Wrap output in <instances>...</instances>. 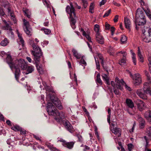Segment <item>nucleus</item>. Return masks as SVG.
I'll list each match as a JSON object with an SVG mask.
<instances>
[{
	"label": "nucleus",
	"instance_id": "nucleus-1",
	"mask_svg": "<svg viewBox=\"0 0 151 151\" xmlns=\"http://www.w3.org/2000/svg\"><path fill=\"white\" fill-rule=\"evenodd\" d=\"M32 46L33 50L32 51V54L34 56V59L36 63V67L37 69L40 74H42L44 73V70L42 67L37 64V62L40 60V58L42 56V54L41 49L37 45L32 41Z\"/></svg>",
	"mask_w": 151,
	"mask_h": 151
},
{
	"label": "nucleus",
	"instance_id": "nucleus-2",
	"mask_svg": "<svg viewBox=\"0 0 151 151\" xmlns=\"http://www.w3.org/2000/svg\"><path fill=\"white\" fill-rule=\"evenodd\" d=\"M46 110L49 115L54 116L57 122H62V120L65 118L64 113L62 111L59 112L51 103L48 102L47 103Z\"/></svg>",
	"mask_w": 151,
	"mask_h": 151
},
{
	"label": "nucleus",
	"instance_id": "nucleus-3",
	"mask_svg": "<svg viewBox=\"0 0 151 151\" xmlns=\"http://www.w3.org/2000/svg\"><path fill=\"white\" fill-rule=\"evenodd\" d=\"M70 6L68 5L66 8V11L69 14L70 18V23L72 28L74 29L76 28L75 24L76 23L75 20L74 19L73 17H76V14L75 12V9L71 3H70Z\"/></svg>",
	"mask_w": 151,
	"mask_h": 151
},
{
	"label": "nucleus",
	"instance_id": "nucleus-4",
	"mask_svg": "<svg viewBox=\"0 0 151 151\" xmlns=\"http://www.w3.org/2000/svg\"><path fill=\"white\" fill-rule=\"evenodd\" d=\"M6 62L9 65L11 69L14 71L15 70V76L16 80L17 81L20 74V70L18 67L14 65V62L13 61L11 56L8 55L6 59Z\"/></svg>",
	"mask_w": 151,
	"mask_h": 151
},
{
	"label": "nucleus",
	"instance_id": "nucleus-5",
	"mask_svg": "<svg viewBox=\"0 0 151 151\" xmlns=\"http://www.w3.org/2000/svg\"><path fill=\"white\" fill-rule=\"evenodd\" d=\"M142 32L144 36L143 37L144 41L147 43L151 42V28L148 25H145Z\"/></svg>",
	"mask_w": 151,
	"mask_h": 151
},
{
	"label": "nucleus",
	"instance_id": "nucleus-6",
	"mask_svg": "<svg viewBox=\"0 0 151 151\" xmlns=\"http://www.w3.org/2000/svg\"><path fill=\"white\" fill-rule=\"evenodd\" d=\"M147 77L148 81L144 84L143 89L145 93H149V95L151 96V90L150 88L151 86V78L148 76Z\"/></svg>",
	"mask_w": 151,
	"mask_h": 151
},
{
	"label": "nucleus",
	"instance_id": "nucleus-7",
	"mask_svg": "<svg viewBox=\"0 0 151 151\" xmlns=\"http://www.w3.org/2000/svg\"><path fill=\"white\" fill-rule=\"evenodd\" d=\"M14 65L18 67L19 69L20 68L22 69H24L27 68V65L24 60L20 59L16 60L14 61Z\"/></svg>",
	"mask_w": 151,
	"mask_h": 151
},
{
	"label": "nucleus",
	"instance_id": "nucleus-8",
	"mask_svg": "<svg viewBox=\"0 0 151 151\" xmlns=\"http://www.w3.org/2000/svg\"><path fill=\"white\" fill-rule=\"evenodd\" d=\"M5 26H3L2 28L4 30H7L8 34L10 36H12L14 35V33L12 32V29L11 27L9 26V24L5 20H3Z\"/></svg>",
	"mask_w": 151,
	"mask_h": 151
},
{
	"label": "nucleus",
	"instance_id": "nucleus-9",
	"mask_svg": "<svg viewBox=\"0 0 151 151\" xmlns=\"http://www.w3.org/2000/svg\"><path fill=\"white\" fill-rule=\"evenodd\" d=\"M115 82L116 86V87L119 88V90H122L123 89V86L125 84V83L123 80L119 79L118 78L116 77L115 79Z\"/></svg>",
	"mask_w": 151,
	"mask_h": 151
},
{
	"label": "nucleus",
	"instance_id": "nucleus-10",
	"mask_svg": "<svg viewBox=\"0 0 151 151\" xmlns=\"http://www.w3.org/2000/svg\"><path fill=\"white\" fill-rule=\"evenodd\" d=\"M134 102L137 105L139 111H142L144 109L145 107V104L140 99H136Z\"/></svg>",
	"mask_w": 151,
	"mask_h": 151
},
{
	"label": "nucleus",
	"instance_id": "nucleus-11",
	"mask_svg": "<svg viewBox=\"0 0 151 151\" xmlns=\"http://www.w3.org/2000/svg\"><path fill=\"white\" fill-rule=\"evenodd\" d=\"M133 78V83L136 85H139L142 83L141 78L139 73L135 74Z\"/></svg>",
	"mask_w": 151,
	"mask_h": 151
},
{
	"label": "nucleus",
	"instance_id": "nucleus-12",
	"mask_svg": "<svg viewBox=\"0 0 151 151\" xmlns=\"http://www.w3.org/2000/svg\"><path fill=\"white\" fill-rule=\"evenodd\" d=\"M135 22L136 26L143 25L146 22V19L145 17L136 18L135 20Z\"/></svg>",
	"mask_w": 151,
	"mask_h": 151
},
{
	"label": "nucleus",
	"instance_id": "nucleus-13",
	"mask_svg": "<svg viewBox=\"0 0 151 151\" xmlns=\"http://www.w3.org/2000/svg\"><path fill=\"white\" fill-rule=\"evenodd\" d=\"M51 100L52 101L53 104L59 109L60 110L63 109V106L61 105V102L56 99L54 100L53 98L50 97Z\"/></svg>",
	"mask_w": 151,
	"mask_h": 151
},
{
	"label": "nucleus",
	"instance_id": "nucleus-14",
	"mask_svg": "<svg viewBox=\"0 0 151 151\" xmlns=\"http://www.w3.org/2000/svg\"><path fill=\"white\" fill-rule=\"evenodd\" d=\"M144 93H143L142 90L141 89H139L137 91V95L140 98L144 99H147V97L146 94H149V93H145L143 91Z\"/></svg>",
	"mask_w": 151,
	"mask_h": 151
},
{
	"label": "nucleus",
	"instance_id": "nucleus-15",
	"mask_svg": "<svg viewBox=\"0 0 151 151\" xmlns=\"http://www.w3.org/2000/svg\"><path fill=\"white\" fill-rule=\"evenodd\" d=\"M139 17H145L144 10L139 8L137 9L136 13V18Z\"/></svg>",
	"mask_w": 151,
	"mask_h": 151
},
{
	"label": "nucleus",
	"instance_id": "nucleus-16",
	"mask_svg": "<svg viewBox=\"0 0 151 151\" xmlns=\"http://www.w3.org/2000/svg\"><path fill=\"white\" fill-rule=\"evenodd\" d=\"M96 39L97 41L99 44H103L104 42V39L103 37L100 34H99L96 35Z\"/></svg>",
	"mask_w": 151,
	"mask_h": 151
},
{
	"label": "nucleus",
	"instance_id": "nucleus-17",
	"mask_svg": "<svg viewBox=\"0 0 151 151\" xmlns=\"http://www.w3.org/2000/svg\"><path fill=\"white\" fill-rule=\"evenodd\" d=\"M65 128L70 132H72L74 130L73 126L70 123H63Z\"/></svg>",
	"mask_w": 151,
	"mask_h": 151
},
{
	"label": "nucleus",
	"instance_id": "nucleus-18",
	"mask_svg": "<svg viewBox=\"0 0 151 151\" xmlns=\"http://www.w3.org/2000/svg\"><path fill=\"white\" fill-rule=\"evenodd\" d=\"M72 51L73 52V55L77 59H81L82 56L79 53H78L77 50L74 48L72 50Z\"/></svg>",
	"mask_w": 151,
	"mask_h": 151
},
{
	"label": "nucleus",
	"instance_id": "nucleus-19",
	"mask_svg": "<svg viewBox=\"0 0 151 151\" xmlns=\"http://www.w3.org/2000/svg\"><path fill=\"white\" fill-rule=\"evenodd\" d=\"M124 22L126 28L128 30H130L131 23L129 19L127 17H125Z\"/></svg>",
	"mask_w": 151,
	"mask_h": 151
},
{
	"label": "nucleus",
	"instance_id": "nucleus-20",
	"mask_svg": "<svg viewBox=\"0 0 151 151\" xmlns=\"http://www.w3.org/2000/svg\"><path fill=\"white\" fill-rule=\"evenodd\" d=\"M126 103L127 106L129 108L132 109L134 106L133 102L130 99H127L126 100Z\"/></svg>",
	"mask_w": 151,
	"mask_h": 151
},
{
	"label": "nucleus",
	"instance_id": "nucleus-21",
	"mask_svg": "<svg viewBox=\"0 0 151 151\" xmlns=\"http://www.w3.org/2000/svg\"><path fill=\"white\" fill-rule=\"evenodd\" d=\"M2 6L6 9V11L8 12V13L12 11L11 9V7L9 5V4L8 1H5L2 4Z\"/></svg>",
	"mask_w": 151,
	"mask_h": 151
},
{
	"label": "nucleus",
	"instance_id": "nucleus-22",
	"mask_svg": "<svg viewBox=\"0 0 151 151\" xmlns=\"http://www.w3.org/2000/svg\"><path fill=\"white\" fill-rule=\"evenodd\" d=\"M63 146L69 149H71L73 147L75 142H66L65 143H64Z\"/></svg>",
	"mask_w": 151,
	"mask_h": 151
},
{
	"label": "nucleus",
	"instance_id": "nucleus-23",
	"mask_svg": "<svg viewBox=\"0 0 151 151\" xmlns=\"http://www.w3.org/2000/svg\"><path fill=\"white\" fill-rule=\"evenodd\" d=\"M108 73H107V74H103L101 75V76L102 77L103 80L106 82V83L108 85H110V82L109 81V78L108 76Z\"/></svg>",
	"mask_w": 151,
	"mask_h": 151
},
{
	"label": "nucleus",
	"instance_id": "nucleus-24",
	"mask_svg": "<svg viewBox=\"0 0 151 151\" xmlns=\"http://www.w3.org/2000/svg\"><path fill=\"white\" fill-rule=\"evenodd\" d=\"M145 134L147 138L151 140V127H149L147 128L145 132Z\"/></svg>",
	"mask_w": 151,
	"mask_h": 151
},
{
	"label": "nucleus",
	"instance_id": "nucleus-25",
	"mask_svg": "<svg viewBox=\"0 0 151 151\" xmlns=\"http://www.w3.org/2000/svg\"><path fill=\"white\" fill-rule=\"evenodd\" d=\"M145 116L149 122H151V111H147L145 114Z\"/></svg>",
	"mask_w": 151,
	"mask_h": 151
},
{
	"label": "nucleus",
	"instance_id": "nucleus-26",
	"mask_svg": "<svg viewBox=\"0 0 151 151\" xmlns=\"http://www.w3.org/2000/svg\"><path fill=\"white\" fill-rule=\"evenodd\" d=\"M112 132L116 134H118V136L119 137L121 135V131L120 129L119 128H115V129H112L111 130Z\"/></svg>",
	"mask_w": 151,
	"mask_h": 151
},
{
	"label": "nucleus",
	"instance_id": "nucleus-27",
	"mask_svg": "<svg viewBox=\"0 0 151 151\" xmlns=\"http://www.w3.org/2000/svg\"><path fill=\"white\" fill-rule=\"evenodd\" d=\"M137 55L139 58V61L143 63L144 62L143 57L140 48L139 47L138 48Z\"/></svg>",
	"mask_w": 151,
	"mask_h": 151
},
{
	"label": "nucleus",
	"instance_id": "nucleus-28",
	"mask_svg": "<svg viewBox=\"0 0 151 151\" xmlns=\"http://www.w3.org/2000/svg\"><path fill=\"white\" fill-rule=\"evenodd\" d=\"M17 35L18 37V41L19 42H20V43L21 44L22 46H23L24 45V41L22 37V35L20 34L19 32H17Z\"/></svg>",
	"mask_w": 151,
	"mask_h": 151
},
{
	"label": "nucleus",
	"instance_id": "nucleus-29",
	"mask_svg": "<svg viewBox=\"0 0 151 151\" xmlns=\"http://www.w3.org/2000/svg\"><path fill=\"white\" fill-rule=\"evenodd\" d=\"M24 31L27 35H29V36L31 35L32 33V29L30 27L24 28Z\"/></svg>",
	"mask_w": 151,
	"mask_h": 151
},
{
	"label": "nucleus",
	"instance_id": "nucleus-30",
	"mask_svg": "<svg viewBox=\"0 0 151 151\" xmlns=\"http://www.w3.org/2000/svg\"><path fill=\"white\" fill-rule=\"evenodd\" d=\"M21 128L17 125H13L11 127V129L15 132H19L21 130Z\"/></svg>",
	"mask_w": 151,
	"mask_h": 151
},
{
	"label": "nucleus",
	"instance_id": "nucleus-31",
	"mask_svg": "<svg viewBox=\"0 0 151 151\" xmlns=\"http://www.w3.org/2000/svg\"><path fill=\"white\" fill-rule=\"evenodd\" d=\"M8 14L10 15L11 19L14 21V23H16V18L14 14V12L12 11L9 12Z\"/></svg>",
	"mask_w": 151,
	"mask_h": 151
},
{
	"label": "nucleus",
	"instance_id": "nucleus-32",
	"mask_svg": "<svg viewBox=\"0 0 151 151\" xmlns=\"http://www.w3.org/2000/svg\"><path fill=\"white\" fill-rule=\"evenodd\" d=\"M83 35L85 36L87 39L89 41V42H90L92 44H93V43L91 40V37L89 36V35L87 34L86 32L83 30Z\"/></svg>",
	"mask_w": 151,
	"mask_h": 151
},
{
	"label": "nucleus",
	"instance_id": "nucleus-33",
	"mask_svg": "<svg viewBox=\"0 0 151 151\" xmlns=\"http://www.w3.org/2000/svg\"><path fill=\"white\" fill-rule=\"evenodd\" d=\"M9 43V41L7 39L5 38L4 39L1 41V45L3 46H6Z\"/></svg>",
	"mask_w": 151,
	"mask_h": 151
},
{
	"label": "nucleus",
	"instance_id": "nucleus-34",
	"mask_svg": "<svg viewBox=\"0 0 151 151\" xmlns=\"http://www.w3.org/2000/svg\"><path fill=\"white\" fill-rule=\"evenodd\" d=\"M131 53L132 54V58L133 63L134 65H136V55L132 50H131Z\"/></svg>",
	"mask_w": 151,
	"mask_h": 151
},
{
	"label": "nucleus",
	"instance_id": "nucleus-35",
	"mask_svg": "<svg viewBox=\"0 0 151 151\" xmlns=\"http://www.w3.org/2000/svg\"><path fill=\"white\" fill-rule=\"evenodd\" d=\"M143 10L145 12L147 16L151 20V12L150 9L148 8H147L146 9Z\"/></svg>",
	"mask_w": 151,
	"mask_h": 151
},
{
	"label": "nucleus",
	"instance_id": "nucleus-36",
	"mask_svg": "<svg viewBox=\"0 0 151 151\" xmlns=\"http://www.w3.org/2000/svg\"><path fill=\"white\" fill-rule=\"evenodd\" d=\"M34 70V67L32 66H28L27 69V73L26 74L31 73Z\"/></svg>",
	"mask_w": 151,
	"mask_h": 151
},
{
	"label": "nucleus",
	"instance_id": "nucleus-37",
	"mask_svg": "<svg viewBox=\"0 0 151 151\" xmlns=\"http://www.w3.org/2000/svg\"><path fill=\"white\" fill-rule=\"evenodd\" d=\"M23 21L24 23V25L23 26V28L29 27V22L27 21L26 20L24 19H23Z\"/></svg>",
	"mask_w": 151,
	"mask_h": 151
},
{
	"label": "nucleus",
	"instance_id": "nucleus-38",
	"mask_svg": "<svg viewBox=\"0 0 151 151\" xmlns=\"http://www.w3.org/2000/svg\"><path fill=\"white\" fill-rule=\"evenodd\" d=\"M94 29L95 32H96V34H99L100 33L99 32V25L96 24L94 25Z\"/></svg>",
	"mask_w": 151,
	"mask_h": 151
},
{
	"label": "nucleus",
	"instance_id": "nucleus-39",
	"mask_svg": "<svg viewBox=\"0 0 151 151\" xmlns=\"http://www.w3.org/2000/svg\"><path fill=\"white\" fill-rule=\"evenodd\" d=\"M96 81L97 83H99L100 85L102 84V82L100 78V75L99 73L97 75Z\"/></svg>",
	"mask_w": 151,
	"mask_h": 151
},
{
	"label": "nucleus",
	"instance_id": "nucleus-40",
	"mask_svg": "<svg viewBox=\"0 0 151 151\" xmlns=\"http://www.w3.org/2000/svg\"><path fill=\"white\" fill-rule=\"evenodd\" d=\"M94 7V5L93 3H91L90 4L89 7V12L92 14L93 13V9Z\"/></svg>",
	"mask_w": 151,
	"mask_h": 151
},
{
	"label": "nucleus",
	"instance_id": "nucleus-41",
	"mask_svg": "<svg viewBox=\"0 0 151 151\" xmlns=\"http://www.w3.org/2000/svg\"><path fill=\"white\" fill-rule=\"evenodd\" d=\"M41 30L42 31H44V33L46 35H48L50 34L51 32V31L50 29H45L44 28H41Z\"/></svg>",
	"mask_w": 151,
	"mask_h": 151
},
{
	"label": "nucleus",
	"instance_id": "nucleus-42",
	"mask_svg": "<svg viewBox=\"0 0 151 151\" xmlns=\"http://www.w3.org/2000/svg\"><path fill=\"white\" fill-rule=\"evenodd\" d=\"M94 131H95V134L97 138L98 139H99V136L98 134V129L97 128L96 126L95 125H94Z\"/></svg>",
	"mask_w": 151,
	"mask_h": 151
},
{
	"label": "nucleus",
	"instance_id": "nucleus-43",
	"mask_svg": "<svg viewBox=\"0 0 151 151\" xmlns=\"http://www.w3.org/2000/svg\"><path fill=\"white\" fill-rule=\"evenodd\" d=\"M119 88L117 87H115L114 88V92L116 95H119L121 93L120 91H119Z\"/></svg>",
	"mask_w": 151,
	"mask_h": 151
},
{
	"label": "nucleus",
	"instance_id": "nucleus-44",
	"mask_svg": "<svg viewBox=\"0 0 151 151\" xmlns=\"http://www.w3.org/2000/svg\"><path fill=\"white\" fill-rule=\"evenodd\" d=\"M83 5L84 8H86L88 4L87 0H82Z\"/></svg>",
	"mask_w": 151,
	"mask_h": 151
},
{
	"label": "nucleus",
	"instance_id": "nucleus-45",
	"mask_svg": "<svg viewBox=\"0 0 151 151\" xmlns=\"http://www.w3.org/2000/svg\"><path fill=\"white\" fill-rule=\"evenodd\" d=\"M108 113L109 115L107 116V120L108 123H110V118L111 116V110L109 109L108 110Z\"/></svg>",
	"mask_w": 151,
	"mask_h": 151
},
{
	"label": "nucleus",
	"instance_id": "nucleus-46",
	"mask_svg": "<svg viewBox=\"0 0 151 151\" xmlns=\"http://www.w3.org/2000/svg\"><path fill=\"white\" fill-rule=\"evenodd\" d=\"M144 138L145 139L146 142V144L145 145V148H147V147L149 145V141L150 140L149 139L147 138V137L146 136H145L144 137Z\"/></svg>",
	"mask_w": 151,
	"mask_h": 151
},
{
	"label": "nucleus",
	"instance_id": "nucleus-47",
	"mask_svg": "<svg viewBox=\"0 0 151 151\" xmlns=\"http://www.w3.org/2000/svg\"><path fill=\"white\" fill-rule=\"evenodd\" d=\"M121 41L122 43H124L126 42L127 40V38L125 35H122L121 37Z\"/></svg>",
	"mask_w": 151,
	"mask_h": 151
},
{
	"label": "nucleus",
	"instance_id": "nucleus-48",
	"mask_svg": "<svg viewBox=\"0 0 151 151\" xmlns=\"http://www.w3.org/2000/svg\"><path fill=\"white\" fill-rule=\"evenodd\" d=\"M126 63V59L122 58L119 61V63L121 65H123Z\"/></svg>",
	"mask_w": 151,
	"mask_h": 151
},
{
	"label": "nucleus",
	"instance_id": "nucleus-49",
	"mask_svg": "<svg viewBox=\"0 0 151 151\" xmlns=\"http://www.w3.org/2000/svg\"><path fill=\"white\" fill-rule=\"evenodd\" d=\"M133 145L131 143H129L127 145V147L129 151H132V148L133 147Z\"/></svg>",
	"mask_w": 151,
	"mask_h": 151
},
{
	"label": "nucleus",
	"instance_id": "nucleus-50",
	"mask_svg": "<svg viewBox=\"0 0 151 151\" xmlns=\"http://www.w3.org/2000/svg\"><path fill=\"white\" fill-rule=\"evenodd\" d=\"M98 56L100 60L101 64L102 65H104V61L102 55L101 54H99Z\"/></svg>",
	"mask_w": 151,
	"mask_h": 151
},
{
	"label": "nucleus",
	"instance_id": "nucleus-51",
	"mask_svg": "<svg viewBox=\"0 0 151 151\" xmlns=\"http://www.w3.org/2000/svg\"><path fill=\"white\" fill-rule=\"evenodd\" d=\"M44 4L46 5L47 7H50V2H47L46 0H42Z\"/></svg>",
	"mask_w": 151,
	"mask_h": 151
},
{
	"label": "nucleus",
	"instance_id": "nucleus-52",
	"mask_svg": "<svg viewBox=\"0 0 151 151\" xmlns=\"http://www.w3.org/2000/svg\"><path fill=\"white\" fill-rule=\"evenodd\" d=\"M148 61L149 62V64L148 65L149 70L150 71V72L151 73V57H149L148 58Z\"/></svg>",
	"mask_w": 151,
	"mask_h": 151
},
{
	"label": "nucleus",
	"instance_id": "nucleus-53",
	"mask_svg": "<svg viewBox=\"0 0 151 151\" xmlns=\"http://www.w3.org/2000/svg\"><path fill=\"white\" fill-rule=\"evenodd\" d=\"M83 57H84V56H82L81 57V59L80 61V63H81L84 65H86V64H87L86 63V62L85 61V60H84V59H83Z\"/></svg>",
	"mask_w": 151,
	"mask_h": 151
},
{
	"label": "nucleus",
	"instance_id": "nucleus-54",
	"mask_svg": "<svg viewBox=\"0 0 151 151\" xmlns=\"http://www.w3.org/2000/svg\"><path fill=\"white\" fill-rule=\"evenodd\" d=\"M137 120L138 122H140L141 123H144L145 122V121L142 118L139 116H138Z\"/></svg>",
	"mask_w": 151,
	"mask_h": 151
},
{
	"label": "nucleus",
	"instance_id": "nucleus-55",
	"mask_svg": "<svg viewBox=\"0 0 151 151\" xmlns=\"http://www.w3.org/2000/svg\"><path fill=\"white\" fill-rule=\"evenodd\" d=\"M111 9H109L108 11L106 12L103 15V17H106L108 16L109 14L111 13Z\"/></svg>",
	"mask_w": 151,
	"mask_h": 151
},
{
	"label": "nucleus",
	"instance_id": "nucleus-56",
	"mask_svg": "<svg viewBox=\"0 0 151 151\" xmlns=\"http://www.w3.org/2000/svg\"><path fill=\"white\" fill-rule=\"evenodd\" d=\"M20 134L22 135H24L26 134V130L21 128V130H20Z\"/></svg>",
	"mask_w": 151,
	"mask_h": 151
},
{
	"label": "nucleus",
	"instance_id": "nucleus-57",
	"mask_svg": "<svg viewBox=\"0 0 151 151\" xmlns=\"http://www.w3.org/2000/svg\"><path fill=\"white\" fill-rule=\"evenodd\" d=\"M116 123H111V129L112 130V129H115V128H116Z\"/></svg>",
	"mask_w": 151,
	"mask_h": 151
},
{
	"label": "nucleus",
	"instance_id": "nucleus-58",
	"mask_svg": "<svg viewBox=\"0 0 151 151\" xmlns=\"http://www.w3.org/2000/svg\"><path fill=\"white\" fill-rule=\"evenodd\" d=\"M5 15V13L3 11V9L0 7V16H3Z\"/></svg>",
	"mask_w": 151,
	"mask_h": 151
},
{
	"label": "nucleus",
	"instance_id": "nucleus-59",
	"mask_svg": "<svg viewBox=\"0 0 151 151\" xmlns=\"http://www.w3.org/2000/svg\"><path fill=\"white\" fill-rule=\"evenodd\" d=\"M95 60L96 61V68L99 69H100V65L99 64V63L98 61V62H97L96 60V59L95 58Z\"/></svg>",
	"mask_w": 151,
	"mask_h": 151
},
{
	"label": "nucleus",
	"instance_id": "nucleus-60",
	"mask_svg": "<svg viewBox=\"0 0 151 151\" xmlns=\"http://www.w3.org/2000/svg\"><path fill=\"white\" fill-rule=\"evenodd\" d=\"M110 28V25L107 23H106L105 24V29L106 30H109Z\"/></svg>",
	"mask_w": 151,
	"mask_h": 151
},
{
	"label": "nucleus",
	"instance_id": "nucleus-61",
	"mask_svg": "<svg viewBox=\"0 0 151 151\" xmlns=\"http://www.w3.org/2000/svg\"><path fill=\"white\" fill-rule=\"evenodd\" d=\"M77 136L78 138V141L80 142H82L83 141V138L82 136L80 135H78Z\"/></svg>",
	"mask_w": 151,
	"mask_h": 151
},
{
	"label": "nucleus",
	"instance_id": "nucleus-62",
	"mask_svg": "<svg viewBox=\"0 0 151 151\" xmlns=\"http://www.w3.org/2000/svg\"><path fill=\"white\" fill-rule=\"evenodd\" d=\"M119 16L117 15H116L115 16L114 18V22H116L118 21V19Z\"/></svg>",
	"mask_w": 151,
	"mask_h": 151
},
{
	"label": "nucleus",
	"instance_id": "nucleus-63",
	"mask_svg": "<svg viewBox=\"0 0 151 151\" xmlns=\"http://www.w3.org/2000/svg\"><path fill=\"white\" fill-rule=\"evenodd\" d=\"M1 121L4 122L5 121L4 120V117L3 115L2 114H0V122Z\"/></svg>",
	"mask_w": 151,
	"mask_h": 151
},
{
	"label": "nucleus",
	"instance_id": "nucleus-64",
	"mask_svg": "<svg viewBox=\"0 0 151 151\" xmlns=\"http://www.w3.org/2000/svg\"><path fill=\"white\" fill-rule=\"evenodd\" d=\"M106 0H102L100 2V6H101L102 5H104L106 2Z\"/></svg>",
	"mask_w": 151,
	"mask_h": 151
}]
</instances>
